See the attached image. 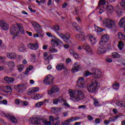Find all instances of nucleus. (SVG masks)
Segmentation results:
<instances>
[{
	"label": "nucleus",
	"instance_id": "13",
	"mask_svg": "<svg viewBox=\"0 0 125 125\" xmlns=\"http://www.w3.org/2000/svg\"><path fill=\"white\" fill-rule=\"evenodd\" d=\"M62 43H63L62 42L58 39L52 40L51 42V44H52L53 46H58V45H61V44Z\"/></svg>",
	"mask_w": 125,
	"mask_h": 125
},
{
	"label": "nucleus",
	"instance_id": "28",
	"mask_svg": "<svg viewBox=\"0 0 125 125\" xmlns=\"http://www.w3.org/2000/svg\"><path fill=\"white\" fill-rule=\"evenodd\" d=\"M76 38L77 39H78L80 40V41H82V42L84 41V40H85V37L83 36V35L81 34H77L76 35Z\"/></svg>",
	"mask_w": 125,
	"mask_h": 125
},
{
	"label": "nucleus",
	"instance_id": "38",
	"mask_svg": "<svg viewBox=\"0 0 125 125\" xmlns=\"http://www.w3.org/2000/svg\"><path fill=\"white\" fill-rule=\"evenodd\" d=\"M7 65L9 68H13L14 67V66H15V64L13 62H8Z\"/></svg>",
	"mask_w": 125,
	"mask_h": 125
},
{
	"label": "nucleus",
	"instance_id": "15",
	"mask_svg": "<svg viewBox=\"0 0 125 125\" xmlns=\"http://www.w3.org/2000/svg\"><path fill=\"white\" fill-rule=\"evenodd\" d=\"M31 24L35 28V30L36 32H37V33H40V31L42 30V27H41L40 24L35 21H32Z\"/></svg>",
	"mask_w": 125,
	"mask_h": 125
},
{
	"label": "nucleus",
	"instance_id": "45",
	"mask_svg": "<svg viewBox=\"0 0 125 125\" xmlns=\"http://www.w3.org/2000/svg\"><path fill=\"white\" fill-rule=\"evenodd\" d=\"M23 69H24V65L20 64V65L18 66V70L20 72H21V71H22V70H23Z\"/></svg>",
	"mask_w": 125,
	"mask_h": 125
},
{
	"label": "nucleus",
	"instance_id": "10",
	"mask_svg": "<svg viewBox=\"0 0 125 125\" xmlns=\"http://www.w3.org/2000/svg\"><path fill=\"white\" fill-rule=\"evenodd\" d=\"M77 85L81 88L84 87V78L83 77H79L77 82Z\"/></svg>",
	"mask_w": 125,
	"mask_h": 125
},
{
	"label": "nucleus",
	"instance_id": "56",
	"mask_svg": "<svg viewBox=\"0 0 125 125\" xmlns=\"http://www.w3.org/2000/svg\"><path fill=\"white\" fill-rule=\"evenodd\" d=\"M53 104H54L55 105H57L58 104V99H55V100H53Z\"/></svg>",
	"mask_w": 125,
	"mask_h": 125
},
{
	"label": "nucleus",
	"instance_id": "24",
	"mask_svg": "<svg viewBox=\"0 0 125 125\" xmlns=\"http://www.w3.org/2000/svg\"><path fill=\"white\" fill-rule=\"evenodd\" d=\"M102 40L107 42L110 40V36L108 34H104L102 36Z\"/></svg>",
	"mask_w": 125,
	"mask_h": 125
},
{
	"label": "nucleus",
	"instance_id": "11",
	"mask_svg": "<svg viewBox=\"0 0 125 125\" xmlns=\"http://www.w3.org/2000/svg\"><path fill=\"white\" fill-rule=\"evenodd\" d=\"M41 120H42V119H41L40 117H36L34 118H30L29 121L30 123L33 125H40V124H41L40 122Z\"/></svg>",
	"mask_w": 125,
	"mask_h": 125
},
{
	"label": "nucleus",
	"instance_id": "25",
	"mask_svg": "<svg viewBox=\"0 0 125 125\" xmlns=\"http://www.w3.org/2000/svg\"><path fill=\"white\" fill-rule=\"evenodd\" d=\"M72 26L78 32H80V31L82 30V27H81V26H78V23L76 22L72 23Z\"/></svg>",
	"mask_w": 125,
	"mask_h": 125
},
{
	"label": "nucleus",
	"instance_id": "52",
	"mask_svg": "<svg viewBox=\"0 0 125 125\" xmlns=\"http://www.w3.org/2000/svg\"><path fill=\"white\" fill-rule=\"evenodd\" d=\"M49 120L50 122H54V121H55V118H54L53 116H50L49 117Z\"/></svg>",
	"mask_w": 125,
	"mask_h": 125
},
{
	"label": "nucleus",
	"instance_id": "31",
	"mask_svg": "<svg viewBox=\"0 0 125 125\" xmlns=\"http://www.w3.org/2000/svg\"><path fill=\"white\" fill-rule=\"evenodd\" d=\"M125 46V44H124V42L122 41H119L118 42V47L119 48L120 50H123V48H124V46Z\"/></svg>",
	"mask_w": 125,
	"mask_h": 125
},
{
	"label": "nucleus",
	"instance_id": "57",
	"mask_svg": "<svg viewBox=\"0 0 125 125\" xmlns=\"http://www.w3.org/2000/svg\"><path fill=\"white\" fill-rule=\"evenodd\" d=\"M74 57L75 58V59H78L80 56H79V54H78L77 53H75L74 55H73Z\"/></svg>",
	"mask_w": 125,
	"mask_h": 125
},
{
	"label": "nucleus",
	"instance_id": "51",
	"mask_svg": "<svg viewBox=\"0 0 125 125\" xmlns=\"http://www.w3.org/2000/svg\"><path fill=\"white\" fill-rule=\"evenodd\" d=\"M53 59V55H49L48 57H47L46 60H48V61H49V60H51Z\"/></svg>",
	"mask_w": 125,
	"mask_h": 125
},
{
	"label": "nucleus",
	"instance_id": "49",
	"mask_svg": "<svg viewBox=\"0 0 125 125\" xmlns=\"http://www.w3.org/2000/svg\"><path fill=\"white\" fill-rule=\"evenodd\" d=\"M6 90L7 92H12V88L9 86H6Z\"/></svg>",
	"mask_w": 125,
	"mask_h": 125
},
{
	"label": "nucleus",
	"instance_id": "33",
	"mask_svg": "<svg viewBox=\"0 0 125 125\" xmlns=\"http://www.w3.org/2000/svg\"><path fill=\"white\" fill-rule=\"evenodd\" d=\"M60 110H61V108L56 107H53L51 108V110L53 112V113H57V112H60Z\"/></svg>",
	"mask_w": 125,
	"mask_h": 125
},
{
	"label": "nucleus",
	"instance_id": "50",
	"mask_svg": "<svg viewBox=\"0 0 125 125\" xmlns=\"http://www.w3.org/2000/svg\"><path fill=\"white\" fill-rule=\"evenodd\" d=\"M106 41H104L101 39V41L99 42V44L101 46H104V45H105L106 44Z\"/></svg>",
	"mask_w": 125,
	"mask_h": 125
},
{
	"label": "nucleus",
	"instance_id": "34",
	"mask_svg": "<svg viewBox=\"0 0 125 125\" xmlns=\"http://www.w3.org/2000/svg\"><path fill=\"white\" fill-rule=\"evenodd\" d=\"M115 11L118 15H120L122 13V9L120 7L117 6L115 8Z\"/></svg>",
	"mask_w": 125,
	"mask_h": 125
},
{
	"label": "nucleus",
	"instance_id": "16",
	"mask_svg": "<svg viewBox=\"0 0 125 125\" xmlns=\"http://www.w3.org/2000/svg\"><path fill=\"white\" fill-rule=\"evenodd\" d=\"M27 46L32 50H37L38 48H39V44L38 43H35V44L29 43L27 45Z\"/></svg>",
	"mask_w": 125,
	"mask_h": 125
},
{
	"label": "nucleus",
	"instance_id": "35",
	"mask_svg": "<svg viewBox=\"0 0 125 125\" xmlns=\"http://www.w3.org/2000/svg\"><path fill=\"white\" fill-rule=\"evenodd\" d=\"M55 121H56V123H54L55 125H60V123H61V121H60V117L58 116L55 118Z\"/></svg>",
	"mask_w": 125,
	"mask_h": 125
},
{
	"label": "nucleus",
	"instance_id": "7",
	"mask_svg": "<svg viewBox=\"0 0 125 125\" xmlns=\"http://www.w3.org/2000/svg\"><path fill=\"white\" fill-rule=\"evenodd\" d=\"M57 35L60 37L62 40L65 42H67V43H70L71 42V41H70L69 40L70 39V35L67 34V33L62 34V33L60 32H57Z\"/></svg>",
	"mask_w": 125,
	"mask_h": 125
},
{
	"label": "nucleus",
	"instance_id": "21",
	"mask_svg": "<svg viewBox=\"0 0 125 125\" xmlns=\"http://www.w3.org/2000/svg\"><path fill=\"white\" fill-rule=\"evenodd\" d=\"M107 14H113L114 12V7L112 5L108 6L106 8Z\"/></svg>",
	"mask_w": 125,
	"mask_h": 125
},
{
	"label": "nucleus",
	"instance_id": "59",
	"mask_svg": "<svg viewBox=\"0 0 125 125\" xmlns=\"http://www.w3.org/2000/svg\"><path fill=\"white\" fill-rule=\"evenodd\" d=\"M86 107L85 105H82L79 106L78 109H85Z\"/></svg>",
	"mask_w": 125,
	"mask_h": 125
},
{
	"label": "nucleus",
	"instance_id": "60",
	"mask_svg": "<svg viewBox=\"0 0 125 125\" xmlns=\"http://www.w3.org/2000/svg\"><path fill=\"white\" fill-rule=\"evenodd\" d=\"M87 119L88 120V121H93V117H92V116H91V115H88L87 116Z\"/></svg>",
	"mask_w": 125,
	"mask_h": 125
},
{
	"label": "nucleus",
	"instance_id": "5",
	"mask_svg": "<svg viewBox=\"0 0 125 125\" xmlns=\"http://www.w3.org/2000/svg\"><path fill=\"white\" fill-rule=\"evenodd\" d=\"M92 75H94V77L95 78V79H100V76L102 75L101 71L94 69L92 72H90L89 71H85L84 76L85 77H88V76H92Z\"/></svg>",
	"mask_w": 125,
	"mask_h": 125
},
{
	"label": "nucleus",
	"instance_id": "32",
	"mask_svg": "<svg viewBox=\"0 0 125 125\" xmlns=\"http://www.w3.org/2000/svg\"><path fill=\"white\" fill-rule=\"evenodd\" d=\"M112 58H120L121 55L117 52H113L111 54Z\"/></svg>",
	"mask_w": 125,
	"mask_h": 125
},
{
	"label": "nucleus",
	"instance_id": "54",
	"mask_svg": "<svg viewBox=\"0 0 125 125\" xmlns=\"http://www.w3.org/2000/svg\"><path fill=\"white\" fill-rule=\"evenodd\" d=\"M95 123H96V125H99V124H100V119L99 118L96 119Z\"/></svg>",
	"mask_w": 125,
	"mask_h": 125
},
{
	"label": "nucleus",
	"instance_id": "61",
	"mask_svg": "<svg viewBox=\"0 0 125 125\" xmlns=\"http://www.w3.org/2000/svg\"><path fill=\"white\" fill-rule=\"evenodd\" d=\"M63 105L64 106H65V107H67L68 108H70V107H71L70 106V104H69L67 103L66 102H64Z\"/></svg>",
	"mask_w": 125,
	"mask_h": 125
},
{
	"label": "nucleus",
	"instance_id": "64",
	"mask_svg": "<svg viewBox=\"0 0 125 125\" xmlns=\"http://www.w3.org/2000/svg\"><path fill=\"white\" fill-rule=\"evenodd\" d=\"M76 19L78 23H82V20H81V18L77 17Z\"/></svg>",
	"mask_w": 125,
	"mask_h": 125
},
{
	"label": "nucleus",
	"instance_id": "63",
	"mask_svg": "<svg viewBox=\"0 0 125 125\" xmlns=\"http://www.w3.org/2000/svg\"><path fill=\"white\" fill-rule=\"evenodd\" d=\"M67 5L68 3L67 2H64L62 4V7L65 8Z\"/></svg>",
	"mask_w": 125,
	"mask_h": 125
},
{
	"label": "nucleus",
	"instance_id": "37",
	"mask_svg": "<svg viewBox=\"0 0 125 125\" xmlns=\"http://www.w3.org/2000/svg\"><path fill=\"white\" fill-rule=\"evenodd\" d=\"M112 87L114 89H119L120 87V83H115L112 85Z\"/></svg>",
	"mask_w": 125,
	"mask_h": 125
},
{
	"label": "nucleus",
	"instance_id": "3",
	"mask_svg": "<svg viewBox=\"0 0 125 125\" xmlns=\"http://www.w3.org/2000/svg\"><path fill=\"white\" fill-rule=\"evenodd\" d=\"M20 32L22 35H24L25 33L22 24L19 23L17 24L16 25L12 26L10 30V34L13 35L15 37H17L19 35Z\"/></svg>",
	"mask_w": 125,
	"mask_h": 125
},
{
	"label": "nucleus",
	"instance_id": "17",
	"mask_svg": "<svg viewBox=\"0 0 125 125\" xmlns=\"http://www.w3.org/2000/svg\"><path fill=\"white\" fill-rule=\"evenodd\" d=\"M39 90H40V88L39 87H33L32 88H30L29 89L27 94L28 95H32V94H34V93L38 92Z\"/></svg>",
	"mask_w": 125,
	"mask_h": 125
},
{
	"label": "nucleus",
	"instance_id": "2",
	"mask_svg": "<svg viewBox=\"0 0 125 125\" xmlns=\"http://www.w3.org/2000/svg\"><path fill=\"white\" fill-rule=\"evenodd\" d=\"M100 87V83L96 79H93L87 85V89L90 93H96Z\"/></svg>",
	"mask_w": 125,
	"mask_h": 125
},
{
	"label": "nucleus",
	"instance_id": "53",
	"mask_svg": "<svg viewBox=\"0 0 125 125\" xmlns=\"http://www.w3.org/2000/svg\"><path fill=\"white\" fill-rule=\"evenodd\" d=\"M44 125H51V122L47 121H44Z\"/></svg>",
	"mask_w": 125,
	"mask_h": 125
},
{
	"label": "nucleus",
	"instance_id": "22",
	"mask_svg": "<svg viewBox=\"0 0 125 125\" xmlns=\"http://www.w3.org/2000/svg\"><path fill=\"white\" fill-rule=\"evenodd\" d=\"M4 81L5 83H13L14 82V78L5 77L4 78Z\"/></svg>",
	"mask_w": 125,
	"mask_h": 125
},
{
	"label": "nucleus",
	"instance_id": "26",
	"mask_svg": "<svg viewBox=\"0 0 125 125\" xmlns=\"http://www.w3.org/2000/svg\"><path fill=\"white\" fill-rule=\"evenodd\" d=\"M56 69L58 70V71H61V70H63V69H65V65L63 63L58 64L56 66Z\"/></svg>",
	"mask_w": 125,
	"mask_h": 125
},
{
	"label": "nucleus",
	"instance_id": "8",
	"mask_svg": "<svg viewBox=\"0 0 125 125\" xmlns=\"http://www.w3.org/2000/svg\"><path fill=\"white\" fill-rule=\"evenodd\" d=\"M53 81H54V78H53L51 75H48L44 78L43 83L44 84L48 85L49 84H50V83H53Z\"/></svg>",
	"mask_w": 125,
	"mask_h": 125
},
{
	"label": "nucleus",
	"instance_id": "30",
	"mask_svg": "<svg viewBox=\"0 0 125 125\" xmlns=\"http://www.w3.org/2000/svg\"><path fill=\"white\" fill-rule=\"evenodd\" d=\"M118 37L119 40H123L125 41V35H124L122 32H119Z\"/></svg>",
	"mask_w": 125,
	"mask_h": 125
},
{
	"label": "nucleus",
	"instance_id": "6",
	"mask_svg": "<svg viewBox=\"0 0 125 125\" xmlns=\"http://www.w3.org/2000/svg\"><path fill=\"white\" fill-rule=\"evenodd\" d=\"M78 120H80V117H71L62 122L61 125H70L71 123H73V122H75Z\"/></svg>",
	"mask_w": 125,
	"mask_h": 125
},
{
	"label": "nucleus",
	"instance_id": "18",
	"mask_svg": "<svg viewBox=\"0 0 125 125\" xmlns=\"http://www.w3.org/2000/svg\"><path fill=\"white\" fill-rule=\"evenodd\" d=\"M107 51V49L104 46L99 47L97 49L98 54H104Z\"/></svg>",
	"mask_w": 125,
	"mask_h": 125
},
{
	"label": "nucleus",
	"instance_id": "29",
	"mask_svg": "<svg viewBox=\"0 0 125 125\" xmlns=\"http://www.w3.org/2000/svg\"><path fill=\"white\" fill-rule=\"evenodd\" d=\"M88 38L91 43H95V42H96V38H95V37L91 35H89Z\"/></svg>",
	"mask_w": 125,
	"mask_h": 125
},
{
	"label": "nucleus",
	"instance_id": "1",
	"mask_svg": "<svg viewBox=\"0 0 125 125\" xmlns=\"http://www.w3.org/2000/svg\"><path fill=\"white\" fill-rule=\"evenodd\" d=\"M68 93L70 96V99L74 102H78L83 100L84 98V95L82 90L73 91L72 89L68 90Z\"/></svg>",
	"mask_w": 125,
	"mask_h": 125
},
{
	"label": "nucleus",
	"instance_id": "36",
	"mask_svg": "<svg viewBox=\"0 0 125 125\" xmlns=\"http://www.w3.org/2000/svg\"><path fill=\"white\" fill-rule=\"evenodd\" d=\"M106 3L105 0H100L99 2V7H103L104 4Z\"/></svg>",
	"mask_w": 125,
	"mask_h": 125
},
{
	"label": "nucleus",
	"instance_id": "47",
	"mask_svg": "<svg viewBox=\"0 0 125 125\" xmlns=\"http://www.w3.org/2000/svg\"><path fill=\"white\" fill-rule=\"evenodd\" d=\"M119 118V116H116L115 117L112 118H109V122H115V121H116V120H118V119Z\"/></svg>",
	"mask_w": 125,
	"mask_h": 125
},
{
	"label": "nucleus",
	"instance_id": "27",
	"mask_svg": "<svg viewBox=\"0 0 125 125\" xmlns=\"http://www.w3.org/2000/svg\"><path fill=\"white\" fill-rule=\"evenodd\" d=\"M119 25L121 27L123 28L124 26H125V18H122L120 21L119 22Z\"/></svg>",
	"mask_w": 125,
	"mask_h": 125
},
{
	"label": "nucleus",
	"instance_id": "23",
	"mask_svg": "<svg viewBox=\"0 0 125 125\" xmlns=\"http://www.w3.org/2000/svg\"><path fill=\"white\" fill-rule=\"evenodd\" d=\"M7 56L8 58L10 59H15L16 58V54L14 53H7Z\"/></svg>",
	"mask_w": 125,
	"mask_h": 125
},
{
	"label": "nucleus",
	"instance_id": "44",
	"mask_svg": "<svg viewBox=\"0 0 125 125\" xmlns=\"http://www.w3.org/2000/svg\"><path fill=\"white\" fill-rule=\"evenodd\" d=\"M44 103V102H38V103H36V106L38 107H42V105H43Z\"/></svg>",
	"mask_w": 125,
	"mask_h": 125
},
{
	"label": "nucleus",
	"instance_id": "48",
	"mask_svg": "<svg viewBox=\"0 0 125 125\" xmlns=\"http://www.w3.org/2000/svg\"><path fill=\"white\" fill-rule=\"evenodd\" d=\"M122 7L124 8V10H125V0H122L120 3Z\"/></svg>",
	"mask_w": 125,
	"mask_h": 125
},
{
	"label": "nucleus",
	"instance_id": "9",
	"mask_svg": "<svg viewBox=\"0 0 125 125\" xmlns=\"http://www.w3.org/2000/svg\"><path fill=\"white\" fill-rule=\"evenodd\" d=\"M0 26L4 31H7L9 29V25L4 21H0Z\"/></svg>",
	"mask_w": 125,
	"mask_h": 125
},
{
	"label": "nucleus",
	"instance_id": "40",
	"mask_svg": "<svg viewBox=\"0 0 125 125\" xmlns=\"http://www.w3.org/2000/svg\"><path fill=\"white\" fill-rule=\"evenodd\" d=\"M42 95L39 94H36L34 96V99H35V100H39V99H41V98H42Z\"/></svg>",
	"mask_w": 125,
	"mask_h": 125
},
{
	"label": "nucleus",
	"instance_id": "46",
	"mask_svg": "<svg viewBox=\"0 0 125 125\" xmlns=\"http://www.w3.org/2000/svg\"><path fill=\"white\" fill-rule=\"evenodd\" d=\"M33 66L30 65L28 68L26 69V70L25 71V74H27V73L31 71V70H33Z\"/></svg>",
	"mask_w": 125,
	"mask_h": 125
},
{
	"label": "nucleus",
	"instance_id": "39",
	"mask_svg": "<svg viewBox=\"0 0 125 125\" xmlns=\"http://www.w3.org/2000/svg\"><path fill=\"white\" fill-rule=\"evenodd\" d=\"M124 104H125V102H118L116 103V105H117V106H119V107L123 106L124 108H125V105H124Z\"/></svg>",
	"mask_w": 125,
	"mask_h": 125
},
{
	"label": "nucleus",
	"instance_id": "12",
	"mask_svg": "<svg viewBox=\"0 0 125 125\" xmlns=\"http://www.w3.org/2000/svg\"><path fill=\"white\" fill-rule=\"evenodd\" d=\"M59 90V88H58L57 86L53 85L51 87V90L48 91V94H49V95H50V96H52V94H53V93H55V92H58Z\"/></svg>",
	"mask_w": 125,
	"mask_h": 125
},
{
	"label": "nucleus",
	"instance_id": "41",
	"mask_svg": "<svg viewBox=\"0 0 125 125\" xmlns=\"http://www.w3.org/2000/svg\"><path fill=\"white\" fill-rule=\"evenodd\" d=\"M94 101V105L96 106H99V101H98V100L93 98V99Z\"/></svg>",
	"mask_w": 125,
	"mask_h": 125
},
{
	"label": "nucleus",
	"instance_id": "55",
	"mask_svg": "<svg viewBox=\"0 0 125 125\" xmlns=\"http://www.w3.org/2000/svg\"><path fill=\"white\" fill-rule=\"evenodd\" d=\"M54 30L55 31H59V30H60V28H59V26L58 25H55L54 27Z\"/></svg>",
	"mask_w": 125,
	"mask_h": 125
},
{
	"label": "nucleus",
	"instance_id": "42",
	"mask_svg": "<svg viewBox=\"0 0 125 125\" xmlns=\"http://www.w3.org/2000/svg\"><path fill=\"white\" fill-rule=\"evenodd\" d=\"M57 99H58V101L60 103H62V102H63V103L64 102H67V101L64 100L62 97H60Z\"/></svg>",
	"mask_w": 125,
	"mask_h": 125
},
{
	"label": "nucleus",
	"instance_id": "62",
	"mask_svg": "<svg viewBox=\"0 0 125 125\" xmlns=\"http://www.w3.org/2000/svg\"><path fill=\"white\" fill-rule=\"evenodd\" d=\"M106 62H108V63H111V62H113V60H112L110 58H107L105 60Z\"/></svg>",
	"mask_w": 125,
	"mask_h": 125
},
{
	"label": "nucleus",
	"instance_id": "19",
	"mask_svg": "<svg viewBox=\"0 0 125 125\" xmlns=\"http://www.w3.org/2000/svg\"><path fill=\"white\" fill-rule=\"evenodd\" d=\"M6 117H7L8 119L10 120V121H11V122H12V123H13L14 124L17 123V119H16L15 117L12 116L10 113H8L6 115Z\"/></svg>",
	"mask_w": 125,
	"mask_h": 125
},
{
	"label": "nucleus",
	"instance_id": "4",
	"mask_svg": "<svg viewBox=\"0 0 125 125\" xmlns=\"http://www.w3.org/2000/svg\"><path fill=\"white\" fill-rule=\"evenodd\" d=\"M103 24L107 29H114V28L116 27V22L110 19H104L103 21Z\"/></svg>",
	"mask_w": 125,
	"mask_h": 125
},
{
	"label": "nucleus",
	"instance_id": "20",
	"mask_svg": "<svg viewBox=\"0 0 125 125\" xmlns=\"http://www.w3.org/2000/svg\"><path fill=\"white\" fill-rule=\"evenodd\" d=\"M80 69L81 65H79V63L75 62L73 68L72 69V71H73L74 73H76V72H78V71H79Z\"/></svg>",
	"mask_w": 125,
	"mask_h": 125
},
{
	"label": "nucleus",
	"instance_id": "43",
	"mask_svg": "<svg viewBox=\"0 0 125 125\" xmlns=\"http://www.w3.org/2000/svg\"><path fill=\"white\" fill-rule=\"evenodd\" d=\"M49 50L50 52H52V53H54V52H57L58 50L57 49H55L53 48V47H50L49 48Z\"/></svg>",
	"mask_w": 125,
	"mask_h": 125
},
{
	"label": "nucleus",
	"instance_id": "58",
	"mask_svg": "<svg viewBox=\"0 0 125 125\" xmlns=\"http://www.w3.org/2000/svg\"><path fill=\"white\" fill-rule=\"evenodd\" d=\"M28 9L30 11H31V12H33V13H35V12H36V10H33V9H32V7L31 6H29Z\"/></svg>",
	"mask_w": 125,
	"mask_h": 125
},
{
	"label": "nucleus",
	"instance_id": "14",
	"mask_svg": "<svg viewBox=\"0 0 125 125\" xmlns=\"http://www.w3.org/2000/svg\"><path fill=\"white\" fill-rule=\"evenodd\" d=\"M83 49H85L86 52V53H92V50H91V47L89 44L85 43L82 46Z\"/></svg>",
	"mask_w": 125,
	"mask_h": 125
}]
</instances>
